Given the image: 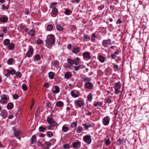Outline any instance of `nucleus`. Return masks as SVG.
<instances>
[{
	"mask_svg": "<svg viewBox=\"0 0 149 149\" xmlns=\"http://www.w3.org/2000/svg\"><path fill=\"white\" fill-rule=\"evenodd\" d=\"M55 38L54 35H49L47 36L46 40V46L49 48H51V45H52L55 42Z\"/></svg>",
	"mask_w": 149,
	"mask_h": 149,
	"instance_id": "f257e3e1",
	"label": "nucleus"
},
{
	"mask_svg": "<svg viewBox=\"0 0 149 149\" xmlns=\"http://www.w3.org/2000/svg\"><path fill=\"white\" fill-rule=\"evenodd\" d=\"M121 85L120 84L119 82L116 83L114 88L115 89L114 93L118 94L122 91L121 89Z\"/></svg>",
	"mask_w": 149,
	"mask_h": 149,
	"instance_id": "f03ea898",
	"label": "nucleus"
},
{
	"mask_svg": "<svg viewBox=\"0 0 149 149\" xmlns=\"http://www.w3.org/2000/svg\"><path fill=\"white\" fill-rule=\"evenodd\" d=\"M74 103L76 106H79V107H81L84 105V101L81 100L75 101Z\"/></svg>",
	"mask_w": 149,
	"mask_h": 149,
	"instance_id": "7ed1b4c3",
	"label": "nucleus"
},
{
	"mask_svg": "<svg viewBox=\"0 0 149 149\" xmlns=\"http://www.w3.org/2000/svg\"><path fill=\"white\" fill-rule=\"evenodd\" d=\"M102 45L104 47H108L111 45V41L110 40H104L102 42Z\"/></svg>",
	"mask_w": 149,
	"mask_h": 149,
	"instance_id": "20e7f679",
	"label": "nucleus"
},
{
	"mask_svg": "<svg viewBox=\"0 0 149 149\" xmlns=\"http://www.w3.org/2000/svg\"><path fill=\"white\" fill-rule=\"evenodd\" d=\"M110 119L109 117H105L103 119V123L105 126L108 125L110 122Z\"/></svg>",
	"mask_w": 149,
	"mask_h": 149,
	"instance_id": "39448f33",
	"label": "nucleus"
},
{
	"mask_svg": "<svg viewBox=\"0 0 149 149\" xmlns=\"http://www.w3.org/2000/svg\"><path fill=\"white\" fill-rule=\"evenodd\" d=\"M84 141L86 143L89 144L91 143V139L90 136L88 135L85 136H84Z\"/></svg>",
	"mask_w": 149,
	"mask_h": 149,
	"instance_id": "423d86ee",
	"label": "nucleus"
},
{
	"mask_svg": "<svg viewBox=\"0 0 149 149\" xmlns=\"http://www.w3.org/2000/svg\"><path fill=\"white\" fill-rule=\"evenodd\" d=\"M1 97L2 100L0 101V103L3 104L7 102V98L6 96V95L3 94L1 95Z\"/></svg>",
	"mask_w": 149,
	"mask_h": 149,
	"instance_id": "0eeeda50",
	"label": "nucleus"
},
{
	"mask_svg": "<svg viewBox=\"0 0 149 149\" xmlns=\"http://www.w3.org/2000/svg\"><path fill=\"white\" fill-rule=\"evenodd\" d=\"M81 146V142L80 141L75 142L73 144V148L75 149H79Z\"/></svg>",
	"mask_w": 149,
	"mask_h": 149,
	"instance_id": "6e6552de",
	"label": "nucleus"
},
{
	"mask_svg": "<svg viewBox=\"0 0 149 149\" xmlns=\"http://www.w3.org/2000/svg\"><path fill=\"white\" fill-rule=\"evenodd\" d=\"M83 56L84 58L90 59L91 57L90 55V53L89 52H84L83 54Z\"/></svg>",
	"mask_w": 149,
	"mask_h": 149,
	"instance_id": "1a4fd4ad",
	"label": "nucleus"
},
{
	"mask_svg": "<svg viewBox=\"0 0 149 149\" xmlns=\"http://www.w3.org/2000/svg\"><path fill=\"white\" fill-rule=\"evenodd\" d=\"M33 49L32 48H30L29 50L27 51L26 55L27 57H30L31 55L33 54Z\"/></svg>",
	"mask_w": 149,
	"mask_h": 149,
	"instance_id": "9d476101",
	"label": "nucleus"
},
{
	"mask_svg": "<svg viewBox=\"0 0 149 149\" xmlns=\"http://www.w3.org/2000/svg\"><path fill=\"white\" fill-rule=\"evenodd\" d=\"M8 20L7 17H0V22H5Z\"/></svg>",
	"mask_w": 149,
	"mask_h": 149,
	"instance_id": "9b49d317",
	"label": "nucleus"
},
{
	"mask_svg": "<svg viewBox=\"0 0 149 149\" xmlns=\"http://www.w3.org/2000/svg\"><path fill=\"white\" fill-rule=\"evenodd\" d=\"M85 85L86 87L88 89H91L93 87L92 84L89 82L86 83V84Z\"/></svg>",
	"mask_w": 149,
	"mask_h": 149,
	"instance_id": "f8f14e48",
	"label": "nucleus"
},
{
	"mask_svg": "<svg viewBox=\"0 0 149 149\" xmlns=\"http://www.w3.org/2000/svg\"><path fill=\"white\" fill-rule=\"evenodd\" d=\"M72 76V73L70 72H68L66 73L64 75L65 78L69 79Z\"/></svg>",
	"mask_w": 149,
	"mask_h": 149,
	"instance_id": "ddd939ff",
	"label": "nucleus"
},
{
	"mask_svg": "<svg viewBox=\"0 0 149 149\" xmlns=\"http://www.w3.org/2000/svg\"><path fill=\"white\" fill-rule=\"evenodd\" d=\"M1 116L4 118H6L8 115L7 111L6 110H3L1 113Z\"/></svg>",
	"mask_w": 149,
	"mask_h": 149,
	"instance_id": "4468645a",
	"label": "nucleus"
},
{
	"mask_svg": "<svg viewBox=\"0 0 149 149\" xmlns=\"http://www.w3.org/2000/svg\"><path fill=\"white\" fill-rule=\"evenodd\" d=\"M58 11V10L56 8L54 7H53L52 13L53 15H56Z\"/></svg>",
	"mask_w": 149,
	"mask_h": 149,
	"instance_id": "2eb2a0df",
	"label": "nucleus"
},
{
	"mask_svg": "<svg viewBox=\"0 0 149 149\" xmlns=\"http://www.w3.org/2000/svg\"><path fill=\"white\" fill-rule=\"evenodd\" d=\"M56 105L57 107H61L63 106V103L61 101H58L56 102Z\"/></svg>",
	"mask_w": 149,
	"mask_h": 149,
	"instance_id": "dca6fc26",
	"label": "nucleus"
},
{
	"mask_svg": "<svg viewBox=\"0 0 149 149\" xmlns=\"http://www.w3.org/2000/svg\"><path fill=\"white\" fill-rule=\"evenodd\" d=\"M83 130V128L82 127L79 126L76 129V132L77 133H80L82 132Z\"/></svg>",
	"mask_w": 149,
	"mask_h": 149,
	"instance_id": "f3484780",
	"label": "nucleus"
},
{
	"mask_svg": "<svg viewBox=\"0 0 149 149\" xmlns=\"http://www.w3.org/2000/svg\"><path fill=\"white\" fill-rule=\"evenodd\" d=\"M87 99L88 101L91 102L93 99V95L91 93H90L87 95Z\"/></svg>",
	"mask_w": 149,
	"mask_h": 149,
	"instance_id": "a211bd4d",
	"label": "nucleus"
},
{
	"mask_svg": "<svg viewBox=\"0 0 149 149\" xmlns=\"http://www.w3.org/2000/svg\"><path fill=\"white\" fill-rule=\"evenodd\" d=\"M99 59L101 63H103L105 60V58L104 56L101 55L99 56Z\"/></svg>",
	"mask_w": 149,
	"mask_h": 149,
	"instance_id": "6ab92c4d",
	"label": "nucleus"
},
{
	"mask_svg": "<svg viewBox=\"0 0 149 149\" xmlns=\"http://www.w3.org/2000/svg\"><path fill=\"white\" fill-rule=\"evenodd\" d=\"M112 97L110 96L108 97L107 98L105 99V100L107 103H109L111 102L112 101Z\"/></svg>",
	"mask_w": 149,
	"mask_h": 149,
	"instance_id": "aec40b11",
	"label": "nucleus"
},
{
	"mask_svg": "<svg viewBox=\"0 0 149 149\" xmlns=\"http://www.w3.org/2000/svg\"><path fill=\"white\" fill-rule=\"evenodd\" d=\"M55 90H54L53 91V93H58L59 92V87L57 86H55Z\"/></svg>",
	"mask_w": 149,
	"mask_h": 149,
	"instance_id": "412c9836",
	"label": "nucleus"
},
{
	"mask_svg": "<svg viewBox=\"0 0 149 149\" xmlns=\"http://www.w3.org/2000/svg\"><path fill=\"white\" fill-rule=\"evenodd\" d=\"M84 40L86 41H88L89 40L90 38L88 35L85 34L84 36Z\"/></svg>",
	"mask_w": 149,
	"mask_h": 149,
	"instance_id": "4be33fe9",
	"label": "nucleus"
},
{
	"mask_svg": "<svg viewBox=\"0 0 149 149\" xmlns=\"http://www.w3.org/2000/svg\"><path fill=\"white\" fill-rule=\"evenodd\" d=\"M79 58H75L73 60L74 61V64L75 65H77L79 63Z\"/></svg>",
	"mask_w": 149,
	"mask_h": 149,
	"instance_id": "5701e85b",
	"label": "nucleus"
},
{
	"mask_svg": "<svg viewBox=\"0 0 149 149\" xmlns=\"http://www.w3.org/2000/svg\"><path fill=\"white\" fill-rule=\"evenodd\" d=\"M13 105L12 103H8L7 105V108L9 110L13 108Z\"/></svg>",
	"mask_w": 149,
	"mask_h": 149,
	"instance_id": "b1692460",
	"label": "nucleus"
},
{
	"mask_svg": "<svg viewBox=\"0 0 149 149\" xmlns=\"http://www.w3.org/2000/svg\"><path fill=\"white\" fill-rule=\"evenodd\" d=\"M49 77L50 79H52L54 78V73L52 72H50L49 73Z\"/></svg>",
	"mask_w": 149,
	"mask_h": 149,
	"instance_id": "393cba45",
	"label": "nucleus"
},
{
	"mask_svg": "<svg viewBox=\"0 0 149 149\" xmlns=\"http://www.w3.org/2000/svg\"><path fill=\"white\" fill-rule=\"evenodd\" d=\"M71 95L74 97H77L79 96V95L77 93H75L73 91L71 92Z\"/></svg>",
	"mask_w": 149,
	"mask_h": 149,
	"instance_id": "a878e982",
	"label": "nucleus"
},
{
	"mask_svg": "<svg viewBox=\"0 0 149 149\" xmlns=\"http://www.w3.org/2000/svg\"><path fill=\"white\" fill-rule=\"evenodd\" d=\"M14 134L18 138L20 134V132L18 130H15Z\"/></svg>",
	"mask_w": 149,
	"mask_h": 149,
	"instance_id": "bb28decb",
	"label": "nucleus"
},
{
	"mask_svg": "<svg viewBox=\"0 0 149 149\" xmlns=\"http://www.w3.org/2000/svg\"><path fill=\"white\" fill-rule=\"evenodd\" d=\"M14 47V45L13 43H10L8 46V49L10 50L13 49Z\"/></svg>",
	"mask_w": 149,
	"mask_h": 149,
	"instance_id": "cd10ccee",
	"label": "nucleus"
},
{
	"mask_svg": "<svg viewBox=\"0 0 149 149\" xmlns=\"http://www.w3.org/2000/svg\"><path fill=\"white\" fill-rule=\"evenodd\" d=\"M80 50V49L79 48H74L72 52L74 53H76L78 52Z\"/></svg>",
	"mask_w": 149,
	"mask_h": 149,
	"instance_id": "c85d7f7f",
	"label": "nucleus"
},
{
	"mask_svg": "<svg viewBox=\"0 0 149 149\" xmlns=\"http://www.w3.org/2000/svg\"><path fill=\"white\" fill-rule=\"evenodd\" d=\"M46 129V127H43L42 126H41L39 127L38 130L39 131L42 132L45 131Z\"/></svg>",
	"mask_w": 149,
	"mask_h": 149,
	"instance_id": "c756f323",
	"label": "nucleus"
},
{
	"mask_svg": "<svg viewBox=\"0 0 149 149\" xmlns=\"http://www.w3.org/2000/svg\"><path fill=\"white\" fill-rule=\"evenodd\" d=\"M56 28L58 30L61 31L63 30V28L60 25H58L56 26Z\"/></svg>",
	"mask_w": 149,
	"mask_h": 149,
	"instance_id": "7c9ffc66",
	"label": "nucleus"
},
{
	"mask_svg": "<svg viewBox=\"0 0 149 149\" xmlns=\"http://www.w3.org/2000/svg\"><path fill=\"white\" fill-rule=\"evenodd\" d=\"M53 26L51 24H49L47 26V30L48 31H51L53 28Z\"/></svg>",
	"mask_w": 149,
	"mask_h": 149,
	"instance_id": "2f4dec72",
	"label": "nucleus"
},
{
	"mask_svg": "<svg viewBox=\"0 0 149 149\" xmlns=\"http://www.w3.org/2000/svg\"><path fill=\"white\" fill-rule=\"evenodd\" d=\"M102 105V103L101 102H97L95 103L94 104V106L95 107H97L98 106H100Z\"/></svg>",
	"mask_w": 149,
	"mask_h": 149,
	"instance_id": "473e14b6",
	"label": "nucleus"
},
{
	"mask_svg": "<svg viewBox=\"0 0 149 149\" xmlns=\"http://www.w3.org/2000/svg\"><path fill=\"white\" fill-rule=\"evenodd\" d=\"M62 130L64 132H66L68 130V128L67 127L63 126L62 127Z\"/></svg>",
	"mask_w": 149,
	"mask_h": 149,
	"instance_id": "72a5a7b5",
	"label": "nucleus"
},
{
	"mask_svg": "<svg viewBox=\"0 0 149 149\" xmlns=\"http://www.w3.org/2000/svg\"><path fill=\"white\" fill-rule=\"evenodd\" d=\"M77 122H74L73 123H71V124L70 125V126L71 127L73 128L74 127H75L77 126Z\"/></svg>",
	"mask_w": 149,
	"mask_h": 149,
	"instance_id": "f704fd0d",
	"label": "nucleus"
},
{
	"mask_svg": "<svg viewBox=\"0 0 149 149\" xmlns=\"http://www.w3.org/2000/svg\"><path fill=\"white\" fill-rule=\"evenodd\" d=\"M68 62L70 65H72L74 64L73 60H72L70 59H68Z\"/></svg>",
	"mask_w": 149,
	"mask_h": 149,
	"instance_id": "c9c22d12",
	"label": "nucleus"
},
{
	"mask_svg": "<svg viewBox=\"0 0 149 149\" xmlns=\"http://www.w3.org/2000/svg\"><path fill=\"white\" fill-rule=\"evenodd\" d=\"M10 42V41L9 39H5L4 41V45H8L9 44Z\"/></svg>",
	"mask_w": 149,
	"mask_h": 149,
	"instance_id": "e433bc0d",
	"label": "nucleus"
},
{
	"mask_svg": "<svg viewBox=\"0 0 149 149\" xmlns=\"http://www.w3.org/2000/svg\"><path fill=\"white\" fill-rule=\"evenodd\" d=\"M111 143V141L109 138L108 139L105 141V143L107 146H109Z\"/></svg>",
	"mask_w": 149,
	"mask_h": 149,
	"instance_id": "4c0bfd02",
	"label": "nucleus"
},
{
	"mask_svg": "<svg viewBox=\"0 0 149 149\" xmlns=\"http://www.w3.org/2000/svg\"><path fill=\"white\" fill-rule=\"evenodd\" d=\"M82 67H83V66L82 65H80L78 66H75L74 69L75 70L77 71L78 70H79V68H82Z\"/></svg>",
	"mask_w": 149,
	"mask_h": 149,
	"instance_id": "58836bf2",
	"label": "nucleus"
},
{
	"mask_svg": "<svg viewBox=\"0 0 149 149\" xmlns=\"http://www.w3.org/2000/svg\"><path fill=\"white\" fill-rule=\"evenodd\" d=\"M9 71L10 73V74L13 75L15 73V71L14 70H9Z\"/></svg>",
	"mask_w": 149,
	"mask_h": 149,
	"instance_id": "ea45409f",
	"label": "nucleus"
},
{
	"mask_svg": "<svg viewBox=\"0 0 149 149\" xmlns=\"http://www.w3.org/2000/svg\"><path fill=\"white\" fill-rule=\"evenodd\" d=\"M47 121L48 123L50 124L53 121L52 120V118H47Z\"/></svg>",
	"mask_w": 149,
	"mask_h": 149,
	"instance_id": "a19ab883",
	"label": "nucleus"
},
{
	"mask_svg": "<svg viewBox=\"0 0 149 149\" xmlns=\"http://www.w3.org/2000/svg\"><path fill=\"white\" fill-rule=\"evenodd\" d=\"M40 58V56L38 55H36L35 56V59L36 60H39Z\"/></svg>",
	"mask_w": 149,
	"mask_h": 149,
	"instance_id": "79ce46f5",
	"label": "nucleus"
},
{
	"mask_svg": "<svg viewBox=\"0 0 149 149\" xmlns=\"http://www.w3.org/2000/svg\"><path fill=\"white\" fill-rule=\"evenodd\" d=\"M13 60V58H10L9 59L8 61V64L9 65L11 64Z\"/></svg>",
	"mask_w": 149,
	"mask_h": 149,
	"instance_id": "37998d69",
	"label": "nucleus"
},
{
	"mask_svg": "<svg viewBox=\"0 0 149 149\" xmlns=\"http://www.w3.org/2000/svg\"><path fill=\"white\" fill-rule=\"evenodd\" d=\"M47 135L49 137H51L52 136V132L49 131L47 132Z\"/></svg>",
	"mask_w": 149,
	"mask_h": 149,
	"instance_id": "c03bdc74",
	"label": "nucleus"
},
{
	"mask_svg": "<svg viewBox=\"0 0 149 149\" xmlns=\"http://www.w3.org/2000/svg\"><path fill=\"white\" fill-rule=\"evenodd\" d=\"M36 141V137L35 135H33L32 137V142L34 143Z\"/></svg>",
	"mask_w": 149,
	"mask_h": 149,
	"instance_id": "a18cd8bd",
	"label": "nucleus"
},
{
	"mask_svg": "<svg viewBox=\"0 0 149 149\" xmlns=\"http://www.w3.org/2000/svg\"><path fill=\"white\" fill-rule=\"evenodd\" d=\"M95 33H93L92 35V37L91 38V41H93L95 40Z\"/></svg>",
	"mask_w": 149,
	"mask_h": 149,
	"instance_id": "49530a36",
	"label": "nucleus"
},
{
	"mask_svg": "<svg viewBox=\"0 0 149 149\" xmlns=\"http://www.w3.org/2000/svg\"><path fill=\"white\" fill-rule=\"evenodd\" d=\"M34 31L33 30H31L29 33V34L31 36H33L34 35Z\"/></svg>",
	"mask_w": 149,
	"mask_h": 149,
	"instance_id": "de8ad7c7",
	"label": "nucleus"
},
{
	"mask_svg": "<svg viewBox=\"0 0 149 149\" xmlns=\"http://www.w3.org/2000/svg\"><path fill=\"white\" fill-rule=\"evenodd\" d=\"M37 43L38 44H43V41L41 40L38 39L37 40Z\"/></svg>",
	"mask_w": 149,
	"mask_h": 149,
	"instance_id": "09e8293b",
	"label": "nucleus"
},
{
	"mask_svg": "<svg viewBox=\"0 0 149 149\" xmlns=\"http://www.w3.org/2000/svg\"><path fill=\"white\" fill-rule=\"evenodd\" d=\"M22 87L23 90H26L27 89V87L25 84H23Z\"/></svg>",
	"mask_w": 149,
	"mask_h": 149,
	"instance_id": "8fccbe9b",
	"label": "nucleus"
},
{
	"mask_svg": "<svg viewBox=\"0 0 149 149\" xmlns=\"http://www.w3.org/2000/svg\"><path fill=\"white\" fill-rule=\"evenodd\" d=\"M16 76L17 77H20L21 76V73L19 72H15V73Z\"/></svg>",
	"mask_w": 149,
	"mask_h": 149,
	"instance_id": "3c124183",
	"label": "nucleus"
},
{
	"mask_svg": "<svg viewBox=\"0 0 149 149\" xmlns=\"http://www.w3.org/2000/svg\"><path fill=\"white\" fill-rule=\"evenodd\" d=\"M57 124V123L56 122L53 121L52 123L50 124L51 125L53 126H56Z\"/></svg>",
	"mask_w": 149,
	"mask_h": 149,
	"instance_id": "603ef678",
	"label": "nucleus"
},
{
	"mask_svg": "<svg viewBox=\"0 0 149 149\" xmlns=\"http://www.w3.org/2000/svg\"><path fill=\"white\" fill-rule=\"evenodd\" d=\"M63 147L65 149L68 148L69 147V145L68 144L63 145Z\"/></svg>",
	"mask_w": 149,
	"mask_h": 149,
	"instance_id": "864d4df0",
	"label": "nucleus"
},
{
	"mask_svg": "<svg viewBox=\"0 0 149 149\" xmlns=\"http://www.w3.org/2000/svg\"><path fill=\"white\" fill-rule=\"evenodd\" d=\"M13 98L14 99L17 100L18 99V97L17 95H14L13 96Z\"/></svg>",
	"mask_w": 149,
	"mask_h": 149,
	"instance_id": "5fc2aeb1",
	"label": "nucleus"
},
{
	"mask_svg": "<svg viewBox=\"0 0 149 149\" xmlns=\"http://www.w3.org/2000/svg\"><path fill=\"white\" fill-rule=\"evenodd\" d=\"M7 74H6L5 76L6 77H8L10 75V73L9 72L8 70H7Z\"/></svg>",
	"mask_w": 149,
	"mask_h": 149,
	"instance_id": "6e6d98bb",
	"label": "nucleus"
},
{
	"mask_svg": "<svg viewBox=\"0 0 149 149\" xmlns=\"http://www.w3.org/2000/svg\"><path fill=\"white\" fill-rule=\"evenodd\" d=\"M116 54H112L111 55V58L113 59H115L116 58Z\"/></svg>",
	"mask_w": 149,
	"mask_h": 149,
	"instance_id": "4d7b16f0",
	"label": "nucleus"
},
{
	"mask_svg": "<svg viewBox=\"0 0 149 149\" xmlns=\"http://www.w3.org/2000/svg\"><path fill=\"white\" fill-rule=\"evenodd\" d=\"M44 86L47 88H48L49 87V85L48 83H46L44 84Z\"/></svg>",
	"mask_w": 149,
	"mask_h": 149,
	"instance_id": "13d9d810",
	"label": "nucleus"
},
{
	"mask_svg": "<svg viewBox=\"0 0 149 149\" xmlns=\"http://www.w3.org/2000/svg\"><path fill=\"white\" fill-rule=\"evenodd\" d=\"M34 102L32 100V102H31V107H30V109H31L34 105Z\"/></svg>",
	"mask_w": 149,
	"mask_h": 149,
	"instance_id": "bf43d9fd",
	"label": "nucleus"
},
{
	"mask_svg": "<svg viewBox=\"0 0 149 149\" xmlns=\"http://www.w3.org/2000/svg\"><path fill=\"white\" fill-rule=\"evenodd\" d=\"M70 11L68 9H67L65 11V14L67 15H68V14L69 13H70Z\"/></svg>",
	"mask_w": 149,
	"mask_h": 149,
	"instance_id": "052dcab7",
	"label": "nucleus"
},
{
	"mask_svg": "<svg viewBox=\"0 0 149 149\" xmlns=\"http://www.w3.org/2000/svg\"><path fill=\"white\" fill-rule=\"evenodd\" d=\"M57 3H52L51 4V7H52L53 6H54L55 5H56L57 4Z\"/></svg>",
	"mask_w": 149,
	"mask_h": 149,
	"instance_id": "680f3d73",
	"label": "nucleus"
},
{
	"mask_svg": "<svg viewBox=\"0 0 149 149\" xmlns=\"http://www.w3.org/2000/svg\"><path fill=\"white\" fill-rule=\"evenodd\" d=\"M7 31V29L6 27H4L3 29V32L4 33H6Z\"/></svg>",
	"mask_w": 149,
	"mask_h": 149,
	"instance_id": "e2e57ef3",
	"label": "nucleus"
},
{
	"mask_svg": "<svg viewBox=\"0 0 149 149\" xmlns=\"http://www.w3.org/2000/svg\"><path fill=\"white\" fill-rule=\"evenodd\" d=\"M118 67V66L117 65H115L113 66V68L114 69H117Z\"/></svg>",
	"mask_w": 149,
	"mask_h": 149,
	"instance_id": "0e129e2a",
	"label": "nucleus"
},
{
	"mask_svg": "<svg viewBox=\"0 0 149 149\" xmlns=\"http://www.w3.org/2000/svg\"><path fill=\"white\" fill-rule=\"evenodd\" d=\"M121 22V21L119 19H118L117 21V23L118 24H120Z\"/></svg>",
	"mask_w": 149,
	"mask_h": 149,
	"instance_id": "69168bd1",
	"label": "nucleus"
},
{
	"mask_svg": "<svg viewBox=\"0 0 149 149\" xmlns=\"http://www.w3.org/2000/svg\"><path fill=\"white\" fill-rule=\"evenodd\" d=\"M88 80H89V79L88 78H85L83 79V81H88Z\"/></svg>",
	"mask_w": 149,
	"mask_h": 149,
	"instance_id": "338daca9",
	"label": "nucleus"
},
{
	"mask_svg": "<svg viewBox=\"0 0 149 149\" xmlns=\"http://www.w3.org/2000/svg\"><path fill=\"white\" fill-rule=\"evenodd\" d=\"M71 45L70 44H69L68 45V49H70L71 48Z\"/></svg>",
	"mask_w": 149,
	"mask_h": 149,
	"instance_id": "774afa93",
	"label": "nucleus"
}]
</instances>
